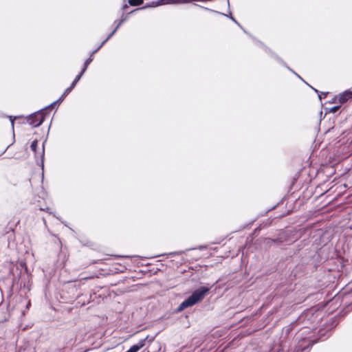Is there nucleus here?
I'll list each match as a JSON object with an SVG mask.
<instances>
[{"label":"nucleus","instance_id":"f257e3e1","mask_svg":"<svg viewBox=\"0 0 352 352\" xmlns=\"http://www.w3.org/2000/svg\"><path fill=\"white\" fill-rule=\"evenodd\" d=\"M209 291L210 287H208L204 286L198 288L194 291L188 298H186L179 305L178 309L182 311L185 308L193 306L194 305L200 302Z\"/></svg>","mask_w":352,"mask_h":352},{"label":"nucleus","instance_id":"f03ea898","mask_svg":"<svg viewBox=\"0 0 352 352\" xmlns=\"http://www.w3.org/2000/svg\"><path fill=\"white\" fill-rule=\"evenodd\" d=\"M49 107H50L47 106L44 109H42L30 115L28 118V123L33 127H37L42 124L45 120L44 111Z\"/></svg>","mask_w":352,"mask_h":352},{"label":"nucleus","instance_id":"7ed1b4c3","mask_svg":"<svg viewBox=\"0 0 352 352\" xmlns=\"http://www.w3.org/2000/svg\"><path fill=\"white\" fill-rule=\"evenodd\" d=\"M76 83H74V82L73 81L71 84V85L67 88L65 91L63 92V94L61 95V96L58 99L56 100V101H54V102H52V104H50L49 105V107H53L56 104H60L63 100H64L65 97L69 94L72 91V89L75 87Z\"/></svg>","mask_w":352,"mask_h":352},{"label":"nucleus","instance_id":"20e7f679","mask_svg":"<svg viewBox=\"0 0 352 352\" xmlns=\"http://www.w3.org/2000/svg\"><path fill=\"white\" fill-rule=\"evenodd\" d=\"M351 98L352 91L346 90L336 96L334 100H338L340 103L343 104Z\"/></svg>","mask_w":352,"mask_h":352},{"label":"nucleus","instance_id":"39448f33","mask_svg":"<svg viewBox=\"0 0 352 352\" xmlns=\"http://www.w3.org/2000/svg\"><path fill=\"white\" fill-rule=\"evenodd\" d=\"M127 20V16H124L122 14L121 19L119 21H116L114 22L115 24H116L114 30L109 34V38H111L113 35L116 32V31L118 30V28L120 27V25Z\"/></svg>","mask_w":352,"mask_h":352},{"label":"nucleus","instance_id":"423d86ee","mask_svg":"<svg viewBox=\"0 0 352 352\" xmlns=\"http://www.w3.org/2000/svg\"><path fill=\"white\" fill-rule=\"evenodd\" d=\"M155 336H147L145 338L140 340L136 344L140 347L141 349L142 347H144L146 345V342L151 343L154 341Z\"/></svg>","mask_w":352,"mask_h":352},{"label":"nucleus","instance_id":"0eeeda50","mask_svg":"<svg viewBox=\"0 0 352 352\" xmlns=\"http://www.w3.org/2000/svg\"><path fill=\"white\" fill-rule=\"evenodd\" d=\"M200 8L206 10H208V11H210V12H214V13H217V14H222V15H224L228 18L230 19V13L228 14H223V13H221L220 12H218V11H216V10H212V9H210V8H205V7H203V6H199Z\"/></svg>","mask_w":352,"mask_h":352},{"label":"nucleus","instance_id":"6e6552de","mask_svg":"<svg viewBox=\"0 0 352 352\" xmlns=\"http://www.w3.org/2000/svg\"><path fill=\"white\" fill-rule=\"evenodd\" d=\"M129 3L132 6H140L143 3V0H129Z\"/></svg>","mask_w":352,"mask_h":352},{"label":"nucleus","instance_id":"1a4fd4ad","mask_svg":"<svg viewBox=\"0 0 352 352\" xmlns=\"http://www.w3.org/2000/svg\"><path fill=\"white\" fill-rule=\"evenodd\" d=\"M86 69H85L84 67L82 69V71L80 72V73L79 74H78L76 78H74V80H73L74 82V83H76L80 80V79L81 78V77L82 76V75L84 74V73L86 72Z\"/></svg>","mask_w":352,"mask_h":352},{"label":"nucleus","instance_id":"9d476101","mask_svg":"<svg viewBox=\"0 0 352 352\" xmlns=\"http://www.w3.org/2000/svg\"><path fill=\"white\" fill-rule=\"evenodd\" d=\"M92 60H93V57H92V54H91L90 56L85 61L83 67L87 69V67L92 62Z\"/></svg>","mask_w":352,"mask_h":352},{"label":"nucleus","instance_id":"9b49d317","mask_svg":"<svg viewBox=\"0 0 352 352\" xmlns=\"http://www.w3.org/2000/svg\"><path fill=\"white\" fill-rule=\"evenodd\" d=\"M37 146H38L37 140H34L31 144L30 148H31L32 151H34V153H36Z\"/></svg>","mask_w":352,"mask_h":352},{"label":"nucleus","instance_id":"f8f14e48","mask_svg":"<svg viewBox=\"0 0 352 352\" xmlns=\"http://www.w3.org/2000/svg\"><path fill=\"white\" fill-rule=\"evenodd\" d=\"M339 108H340L339 105L334 106L329 109V112L336 113L339 109Z\"/></svg>","mask_w":352,"mask_h":352},{"label":"nucleus","instance_id":"ddd939ff","mask_svg":"<svg viewBox=\"0 0 352 352\" xmlns=\"http://www.w3.org/2000/svg\"><path fill=\"white\" fill-rule=\"evenodd\" d=\"M41 166L42 168H43V160H44V146H43V148H42V151H41Z\"/></svg>","mask_w":352,"mask_h":352},{"label":"nucleus","instance_id":"4468645a","mask_svg":"<svg viewBox=\"0 0 352 352\" xmlns=\"http://www.w3.org/2000/svg\"><path fill=\"white\" fill-rule=\"evenodd\" d=\"M10 119V122H11V125H12V129H14V120L16 118V117H12V116H9Z\"/></svg>","mask_w":352,"mask_h":352},{"label":"nucleus","instance_id":"2eb2a0df","mask_svg":"<svg viewBox=\"0 0 352 352\" xmlns=\"http://www.w3.org/2000/svg\"><path fill=\"white\" fill-rule=\"evenodd\" d=\"M230 19L234 21L236 24H237L239 26L241 27L240 24L238 23V21L232 16V13L230 12Z\"/></svg>","mask_w":352,"mask_h":352},{"label":"nucleus","instance_id":"dca6fc26","mask_svg":"<svg viewBox=\"0 0 352 352\" xmlns=\"http://www.w3.org/2000/svg\"><path fill=\"white\" fill-rule=\"evenodd\" d=\"M287 68L290 72H292L293 74H295L298 78H299L300 79H301L302 80H302V78H301V77H300L298 74H296L294 70H292V69L291 68H289V67H287Z\"/></svg>","mask_w":352,"mask_h":352},{"label":"nucleus","instance_id":"f3484780","mask_svg":"<svg viewBox=\"0 0 352 352\" xmlns=\"http://www.w3.org/2000/svg\"><path fill=\"white\" fill-rule=\"evenodd\" d=\"M110 38H109V36H107L104 40H103V41L102 42V43L100 45V47H102L105 44V43H106V42H107V41H108L109 39H110Z\"/></svg>","mask_w":352,"mask_h":352},{"label":"nucleus","instance_id":"a211bd4d","mask_svg":"<svg viewBox=\"0 0 352 352\" xmlns=\"http://www.w3.org/2000/svg\"><path fill=\"white\" fill-rule=\"evenodd\" d=\"M41 210H44V211H46L49 213H52V212L50 211V208H41Z\"/></svg>","mask_w":352,"mask_h":352},{"label":"nucleus","instance_id":"6ab92c4d","mask_svg":"<svg viewBox=\"0 0 352 352\" xmlns=\"http://www.w3.org/2000/svg\"><path fill=\"white\" fill-rule=\"evenodd\" d=\"M101 48V47H100V45L94 50L92 52V53L91 54H92V56L96 53Z\"/></svg>","mask_w":352,"mask_h":352},{"label":"nucleus","instance_id":"aec40b11","mask_svg":"<svg viewBox=\"0 0 352 352\" xmlns=\"http://www.w3.org/2000/svg\"><path fill=\"white\" fill-rule=\"evenodd\" d=\"M261 45L263 47V48L266 50V52H271V51L267 48L265 46L263 45V43H260Z\"/></svg>","mask_w":352,"mask_h":352},{"label":"nucleus","instance_id":"412c9836","mask_svg":"<svg viewBox=\"0 0 352 352\" xmlns=\"http://www.w3.org/2000/svg\"><path fill=\"white\" fill-rule=\"evenodd\" d=\"M278 60H280V62L281 63H283V64L286 67H287V65L285 64V63H284L282 60H280V58H278Z\"/></svg>","mask_w":352,"mask_h":352},{"label":"nucleus","instance_id":"4be33fe9","mask_svg":"<svg viewBox=\"0 0 352 352\" xmlns=\"http://www.w3.org/2000/svg\"><path fill=\"white\" fill-rule=\"evenodd\" d=\"M179 253L178 252H172L170 253V254L171 255H175V254H178Z\"/></svg>","mask_w":352,"mask_h":352},{"label":"nucleus","instance_id":"5701e85b","mask_svg":"<svg viewBox=\"0 0 352 352\" xmlns=\"http://www.w3.org/2000/svg\"><path fill=\"white\" fill-rule=\"evenodd\" d=\"M128 8V6L126 4L124 5L123 6V9H126Z\"/></svg>","mask_w":352,"mask_h":352},{"label":"nucleus","instance_id":"b1692460","mask_svg":"<svg viewBox=\"0 0 352 352\" xmlns=\"http://www.w3.org/2000/svg\"><path fill=\"white\" fill-rule=\"evenodd\" d=\"M43 221L44 224L45 225L46 224V221H45V219L44 218H43Z\"/></svg>","mask_w":352,"mask_h":352},{"label":"nucleus","instance_id":"393cba45","mask_svg":"<svg viewBox=\"0 0 352 352\" xmlns=\"http://www.w3.org/2000/svg\"><path fill=\"white\" fill-rule=\"evenodd\" d=\"M318 97H319V98L321 100V99H322V96L319 95V96H318Z\"/></svg>","mask_w":352,"mask_h":352},{"label":"nucleus","instance_id":"a878e982","mask_svg":"<svg viewBox=\"0 0 352 352\" xmlns=\"http://www.w3.org/2000/svg\"><path fill=\"white\" fill-rule=\"evenodd\" d=\"M318 97H319V98L321 100V99H322V96L319 95V96H318Z\"/></svg>","mask_w":352,"mask_h":352},{"label":"nucleus","instance_id":"bb28decb","mask_svg":"<svg viewBox=\"0 0 352 352\" xmlns=\"http://www.w3.org/2000/svg\"><path fill=\"white\" fill-rule=\"evenodd\" d=\"M156 344H157V346H160V342H157V343H156Z\"/></svg>","mask_w":352,"mask_h":352}]
</instances>
